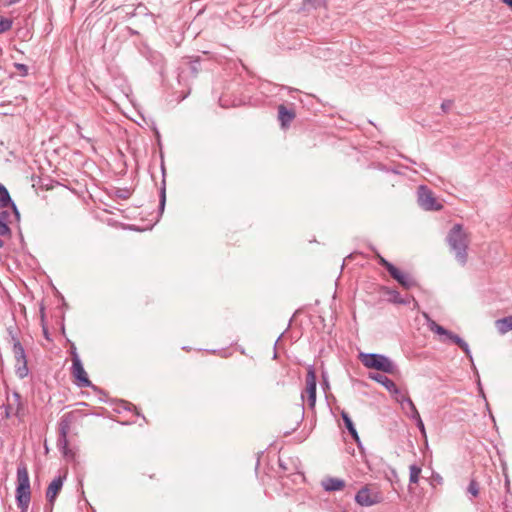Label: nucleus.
Here are the masks:
<instances>
[{
  "label": "nucleus",
  "instance_id": "412c9836",
  "mask_svg": "<svg viewBox=\"0 0 512 512\" xmlns=\"http://www.w3.org/2000/svg\"><path fill=\"white\" fill-rule=\"evenodd\" d=\"M303 5L307 9H319L326 6L325 0H304Z\"/></svg>",
  "mask_w": 512,
  "mask_h": 512
},
{
  "label": "nucleus",
  "instance_id": "7ed1b4c3",
  "mask_svg": "<svg viewBox=\"0 0 512 512\" xmlns=\"http://www.w3.org/2000/svg\"><path fill=\"white\" fill-rule=\"evenodd\" d=\"M359 360L368 369L394 374L397 366L387 356L376 353H360Z\"/></svg>",
  "mask_w": 512,
  "mask_h": 512
},
{
  "label": "nucleus",
  "instance_id": "e433bc0d",
  "mask_svg": "<svg viewBox=\"0 0 512 512\" xmlns=\"http://www.w3.org/2000/svg\"><path fill=\"white\" fill-rule=\"evenodd\" d=\"M510 224H511V226H512V215H511V218H510Z\"/></svg>",
  "mask_w": 512,
  "mask_h": 512
},
{
  "label": "nucleus",
  "instance_id": "4c0bfd02",
  "mask_svg": "<svg viewBox=\"0 0 512 512\" xmlns=\"http://www.w3.org/2000/svg\"><path fill=\"white\" fill-rule=\"evenodd\" d=\"M3 185L0 183V190L2 189Z\"/></svg>",
  "mask_w": 512,
  "mask_h": 512
},
{
  "label": "nucleus",
  "instance_id": "9d476101",
  "mask_svg": "<svg viewBox=\"0 0 512 512\" xmlns=\"http://www.w3.org/2000/svg\"><path fill=\"white\" fill-rule=\"evenodd\" d=\"M307 399L308 406L314 408L316 403V373L312 367H309L306 374V389L302 393V399Z\"/></svg>",
  "mask_w": 512,
  "mask_h": 512
},
{
  "label": "nucleus",
  "instance_id": "b1692460",
  "mask_svg": "<svg viewBox=\"0 0 512 512\" xmlns=\"http://www.w3.org/2000/svg\"><path fill=\"white\" fill-rule=\"evenodd\" d=\"M390 295V300L397 304H405L406 301L401 297L400 293L396 290H390L388 292Z\"/></svg>",
  "mask_w": 512,
  "mask_h": 512
},
{
  "label": "nucleus",
  "instance_id": "a211bd4d",
  "mask_svg": "<svg viewBox=\"0 0 512 512\" xmlns=\"http://www.w3.org/2000/svg\"><path fill=\"white\" fill-rule=\"evenodd\" d=\"M496 328L500 334H505L512 330V316H507L501 319H498L495 322Z\"/></svg>",
  "mask_w": 512,
  "mask_h": 512
},
{
  "label": "nucleus",
  "instance_id": "72a5a7b5",
  "mask_svg": "<svg viewBox=\"0 0 512 512\" xmlns=\"http://www.w3.org/2000/svg\"><path fill=\"white\" fill-rule=\"evenodd\" d=\"M18 1H19V0H7V3H8L9 5H12V4L17 3Z\"/></svg>",
  "mask_w": 512,
  "mask_h": 512
},
{
  "label": "nucleus",
  "instance_id": "473e14b6",
  "mask_svg": "<svg viewBox=\"0 0 512 512\" xmlns=\"http://www.w3.org/2000/svg\"><path fill=\"white\" fill-rule=\"evenodd\" d=\"M505 4L512 8V0H502Z\"/></svg>",
  "mask_w": 512,
  "mask_h": 512
},
{
  "label": "nucleus",
  "instance_id": "6e6552de",
  "mask_svg": "<svg viewBox=\"0 0 512 512\" xmlns=\"http://www.w3.org/2000/svg\"><path fill=\"white\" fill-rule=\"evenodd\" d=\"M383 496L380 491L371 489L368 485L362 487L355 495V501L363 507H370L382 502Z\"/></svg>",
  "mask_w": 512,
  "mask_h": 512
},
{
  "label": "nucleus",
  "instance_id": "c9c22d12",
  "mask_svg": "<svg viewBox=\"0 0 512 512\" xmlns=\"http://www.w3.org/2000/svg\"><path fill=\"white\" fill-rule=\"evenodd\" d=\"M3 245H4V242H3V240L0 239V248H2Z\"/></svg>",
  "mask_w": 512,
  "mask_h": 512
},
{
  "label": "nucleus",
  "instance_id": "423d86ee",
  "mask_svg": "<svg viewBox=\"0 0 512 512\" xmlns=\"http://www.w3.org/2000/svg\"><path fill=\"white\" fill-rule=\"evenodd\" d=\"M11 340L13 343L12 351H13V355H14L15 362H16L15 363V372H16V375L20 379H23V378L27 377V375L29 373L26 353H25L24 347L22 346V344L20 343V341L17 337L12 336Z\"/></svg>",
  "mask_w": 512,
  "mask_h": 512
},
{
  "label": "nucleus",
  "instance_id": "dca6fc26",
  "mask_svg": "<svg viewBox=\"0 0 512 512\" xmlns=\"http://www.w3.org/2000/svg\"><path fill=\"white\" fill-rule=\"evenodd\" d=\"M278 118L282 127H287L295 118V112L287 109L284 105L278 107Z\"/></svg>",
  "mask_w": 512,
  "mask_h": 512
},
{
  "label": "nucleus",
  "instance_id": "9b49d317",
  "mask_svg": "<svg viewBox=\"0 0 512 512\" xmlns=\"http://www.w3.org/2000/svg\"><path fill=\"white\" fill-rule=\"evenodd\" d=\"M65 477L58 476L52 480L46 490V498L48 502L53 505L54 501L63 487Z\"/></svg>",
  "mask_w": 512,
  "mask_h": 512
},
{
  "label": "nucleus",
  "instance_id": "ddd939ff",
  "mask_svg": "<svg viewBox=\"0 0 512 512\" xmlns=\"http://www.w3.org/2000/svg\"><path fill=\"white\" fill-rule=\"evenodd\" d=\"M10 207L11 209H14V218L15 221H19L20 219V213L13 202V200L10 197V194L5 186L2 187L0 190V208H7Z\"/></svg>",
  "mask_w": 512,
  "mask_h": 512
},
{
  "label": "nucleus",
  "instance_id": "0eeeda50",
  "mask_svg": "<svg viewBox=\"0 0 512 512\" xmlns=\"http://www.w3.org/2000/svg\"><path fill=\"white\" fill-rule=\"evenodd\" d=\"M71 355H72L71 373H72V376L75 378L76 385L81 388L92 387V382L89 380L88 375L83 367L81 359H80L78 353L76 352L75 348H73Z\"/></svg>",
  "mask_w": 512,
  "mask_h": 512
},
{
  "label": "nucleus",
  "instance_id": "1a4fd4ad",
  "mask_svg": "<svg viewBox=\"0 0 512 512\" xmlns=\"http://www.w3.org/2000/svg\"><path fill=\"white\" fill-rule=\"evenodd\" d=\"M418 204L426 211H439L442 209V204L437 201L432 191L425 185L418 188Z\"/></svg>",
  "mask_w": 512,
  "mask_h": 512
},
{
  "label": "nucleus",
  "instance_id": "4be33fe9",
  "mask_svg": "<svg viewBox=\"0 0 512 512\" xmlns=\"http://www.w3.org/2000/svg\"><path fill=\"white\" fill-rule=\"evenodd\" d=\"M13 220H15L14 209H11V211L3 210L0 212V222L7 223L9 225Z\"/></svg>",
  "mask_w": 512,
  "mask_h": 512
},
{
  "label": "nucleus",
  "instance_id": "f3484780",
  "mask_svg": "<svg viewBox=\"0 0 512 512\" xmlns=\"http://www.w3.org/2000/svg\"><path fill=\"white\" fill-rule=\"evenodd\" d=\"M341 417L344 421V424H345V427L347 428V430L349 431L350 435L352 436V438L355 440L356 443H360V438H359V435H358V432L351 420V418L349 417L348 413H346L345 411H342L341 412Z\"/></svg>",
  "mask_w": 512,
  "mask_h": 512
},
{
  "label": "nucleus",
  "instance_id": "bb28decb",
  "mask_svg": "<svg viewBox=\"0 0 512 512\" xmlns=\"http://www.w3.org/2000/svg\"><path fill=\"white\" fill-rule=\"evenodd\" d=\"M412 420L415 421L416 423V426L418 427V429L420 430L421 434L423 437H426V430H425V426H424V423L421 419V416L419 415L418 418H413Z\"/></svg>",
  "mask_w": 512,
  "mask_h": 512
},
{
  "label": "nucleus",
  "instance_id": "39448f33",
  "mask_svg": "<svg viewBox=\"0 0 512 512\" xmlns=\"http://www.w3.org/2000/svg\"><path fill=\"white\" fill-rule=\"evenodd\" d=\"M428 328L440 335V336H443L444 338L441 339L442 342H447V341H450L454 344H456L457 346H459V348L466 354V356L469 358L471 364L473 367L474 366V362H473V357H472V354H471V351H470V348H469V345L468 343L463 340L460 336L454 334L453 332L447 330L446 328H444L443 326L437 324L435 321L433 320H429L428 322Z\"/></svg>",
  "mask_w": 512,
  "mask_h": 512
},
{
  "label": "nucleus",
  "instance_id": "7c9ffc66",
  "mask_svg": "<svg viewBox=\"0 0 512 512\" xmlns=\"http://www.w3.org/2000/svg\"><path fill=\"white\" fill-rule=\"evenodd\" d=\"M165 201H166L165 188H162L161 194H160V210L161 211L164 210Z\"/></svg>",
  "mask_w": 512,
  "mask_h": 512
},
{
  "label": "nucleus",
  "instance_id": "5701e85b",
  "mask_svg": "<svg viewBox=\"0 0 512 512\" xmlns=\"http://www.w3.org/2000/svg\"><path fill=\"white\" fill-rule=\"evenodd\" d=\"M13 21L9 18L0 17V34L9 31L12 28Z\"/></svg>",
  "mask_w": 512,
  "mask_h": 512
},
{
  "label": "nucleus",
  "instance_id": "f03ea898",
  "mask_svg": "<svg viewBox=\"0 0 512 512\" xmlns=\"http://www.w3.org/2000/svg\"><path fill=\"white\" fill-rule=\"evenodd\" d=\"M16 503L21 512L28 510L31 500L29 473L25 463L20 462L17 467Z\"/></svg>",
  "mask_w": 512,
  "mask_h": 512
},
{
  "label": "nucleus",
  "instance_id": "f8f14e48",
  "mask_svg": "<svg viewBox=\"0 0 512 512\" xmlns=\"http://www.w3.org/2000/svg\"><path fill=\"white\" fill-rule=\"evenodd\" d=\"M390 275L393 279H395L402 287L409 289L416 285V281L408 274L400 271L397 267H395Z\"/></svg>",
  "mask_w": 512,
  "mask_h": 512
},
{
  "label": "nucleus",
  "instance_id": "aec40b11",
  "mask_svg": "<svg viewBox=\"0 0 512 512\" xmlns=\"http://www.w3.org/2000/svg\"><path fill=\"white\" fill-rule=\"evenodd\" d=\"M406 405H405V408L406 410H403L405 412V414L413 419V418H418V416L420 415L415 404L413 403V401L411 399H406Z\"/></svg>",
  "mask_w": 512,
  "mask_h": 512
},
{
  "label": "nucleus",
  "instance_id": "c85d7f7f",
  "mask_svg": "<svg viewBox=\"0 0 512 512\" xmlns=\"http://www.w3.org/2000/svg\"><path fill=\"white\" fill-rule=\"evenodd\" d=\"M379 264L385 267L389 273L395 268V266L392 263H390L383 257H379Z\"/></svg>",
  "mask_w": 512,
  "mask_h": 512
},
{
  "label": "nucleus",
  "instance_id": "c756f323",
  "mask_svg": "<svg viewBox=\"0 0 512 512\" xmlns=\"http://www.w3.org/2000/svg\"><path fill=\"white\" fill-rule=\"evenodd\" d=\"M11 234L9 225L4 222H0V236H8Z\"/></svg>",
  "mask_w": 512,
  "mask_h": 512
},
{
  "label": "nucleus",
  "instance_id": "393cba45",
  "mask_svg": "<svg viewBox=\"0 0 512 512\" xmlns=\"http://www.w3.org/2000/svg\"><path fill=\"white\" fill-rule=\"evenodd\" d=\"M468 493L476 497L479 494V485L475 480H471L467 489Z\"/></svg>",
  "mask_w": 512,
  "mask_h": 512
},
{
  "label": "nucleus",
  "instance_id": "4468645a",
  "mask_svg": "<svg viewBox=\"0 0 512 512\" xmlns=\"http://www.w3.org/2000/svg\"><path fill=\"white\" fill-rule=\"evenodd\" d=\"M369 378L380 383L384 386L390 393H399V388L395 384L393 380L388 378L387 376L379 373H370Z\"/></svg>",
  "mask_w": 512,
  "mask_h": 512
},
{
  "label": "nucleus",
  "instance_id": "f257e3e1",
  "mask_svg": "<svg viewBox=\"0 0 512 512\" xmlns=\"http://www.w3.org/2000/svg\"><path fill=\"white\" fill-rule=\"evenodd\" d=\"M447 243L450 250L454 253L456 260L464 266L467 263V249L469 245V236L461 224H455L447 235Z\"/></svg>",
  "mask_w": 512,
  "mask_h": 512
},
{
  "label": "nucleus",
  "instance_id": "2f4dec72",
  "mask_svg": "<svg viewBox=\"0 0 512 512\" xmlns=\"http://www.w3.org/2000/svg\"><path fill=\"white\" fill-rule=\"evenodd\" d=\"M452 106V101H444L442 104H441V108L444 112H447Z\"/></svg>",
  "mask_w": 512,
  "mask_h": 512
},
{
  "label": "nucleus",
  "instance_id": "cd10ccee",
  "mask_svg": "<svg viewBox=\"0 0 512 512\" xmlns=\"http://www.w3.org/2000/svg\"><path fill=\"white\" fill-rule=\"evenodd\" d=\"M14 67L19 72L21 76H27L28 75V67L25 64L21 63H15Z\"/></svg>",
  "mask_w": 512,
  "mask_h": 512
},
{
  "label": "nucleus",
  "instance_id": "20e7f679",
  "mask_svg": "<svg viewBox=\"0 0 512 512\" xmlns=\"http://www.w3.org/2000/svg\"><path fill=\"white\" fill-rule=\"evenodd\" d=\"M76 412H70L62 416L59 423V436L57 440V447L61 451L62 455L71 460L74 458L75 453L72 449L69 448L68 445V433L70 431V426L72 421L74 420Z\"/></svg>",
  "mask_w": 512,
  "mask_h": 512
},
{
  "label": "nucleus",
  "instance_id": "f704fd0d",
  "mask_svg": "<svg viewBox=\"0 0 512 512\" xmlns=\"http://www.w3.org/2000/svg\"><path fill=\"white\" fill-rule=\"evenodd\" d=\"M14 397L16 398V400H17V401H18V400H19V398H20L19 394H17V393H15V394H14Z\"/></svg>",
  "mask_w": 512,
  "mask_h": 512
},
{
  "label": "nucleus",
  "instance_id": "a878e982",
  "mask_svg": "<svg viewBox=\"0 0 512 512\" xmlns=\"http://www.w3.org/2000/svg\"><path fill=\"white\" fill-rule=\"evenodd\" d=\"M395 395H397L396 397V400L398 403H400L401 407L403 410H406L405 408V405H406V399H411L407 394H403L401 393V391L399 390V393H394Z\"/></svg>",
  "mask_w": 512,
  "mask_h": 512
},
{
  "label": "nucleus",
  "instance_id": "6ab92c4d",
  "mask_svg": "<svg viewBox=\"0 0 512 512\" xmlns=\"http://www.w3.org/2000/svg\"><path fill=\"white\" fill-rule=\"evenodd\" d=\"M421 467L416 465V464H412L410 465L409 467V484H417L419 482V478H420V474H421Z\"/></svg>",
  "mask_w": 512,
  "mask_h": 512
},
{
  "label": "nucleus",
  "instance_id": "2eb2a0df",
  "mask_svg": "<svg viewBox=\"0 0 512 512\" xmlns=\"http://www.w3.org/2000/svg\"><path fill=\"white\" fill-rule=\"evenodd\" d=\"M321 486L327 492L340 491L345 487V481L339 478L327 477L322 480Z\"/></svg>",
  "mask_w": 512,
  "mask_h": 512
}]
</instances>
